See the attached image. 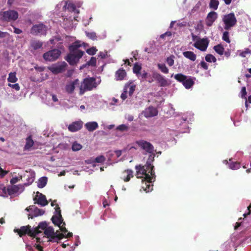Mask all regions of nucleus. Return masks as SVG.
<instances>
[{
    "label": "nucleus",
    "instance_id": "f257e3e1",
    "mask_svg": "<svg viewBox=\"0 0 251 251\" xmlns=\"http://www.w3.org/2000/svg\"><path fill=\"white\" fill-rule=\"evenodd\" d=\"M135 168L137 170V177L142 178L143 177V176H145L144 179L148 182H152L155 181L156 175L154 170L146 164L145 166H142V165L136 166Z\"/></svg>",
    "mask_w": 251,
    "mask_h": 251
},
{
    "label": "nucleus",
    "instance_id": "f03ea898",
    "mask_svg": "<svg viewBox=\"0 0 251 251\" xmlns=\"http://www.w3.org/2000/svg\"><path fill=\"white\" fill-rule=\"evenodd\" d=\"M96 87L95 78L86 77L83 80L79 86V95H82L86 91H91Z\"/></svg>",
    "mask_w": 251,
    "mask_h": 251
},
{
    "label": "nucleus",
    "instance_id": "7ed1b4c3",
    "mask_svg": "<svg viewBox=\"0 0 251 251\" xmlns=\"http://www.w3.org/2000/svg\"><path fill=\"white\" fill-rule=\"evenodd\" d=\"M174 78L178 82L182 83L185 88L189 89L194 84L195 77L186 76L182 74H177Z\"/></svg>",
    "mask_w": 251,
    "mask_h": 251
},
{
    "label": "nucleus",
    "instance_id": "20e7f679",
    "mask_svg": "<svg viewBox=\"0 0 251 251\" xmlns=\"http://www.w3.org/2000/svg\"><path fill=\"white\" fill-rule=\"evenodd\" d=\"M15 232H17L20 237L27 234L29 236L35 238L36 235L39 234L37 229H31V226L29 225L25 226H22L20 228L14 229Z\"/></svg>",
    "mask_w": 251,
    "mask_h": 251
},
{
    "label": "nucleus",
    "instance_id": "39448f33",
    "mask_svg": "<svg viewBox=\"0 0 251 251\" xmlns=\"http://www.w3.org/2000/svg\"><path fill=\"white\" fill-rule=\"evenodd\" d=\"M225 24L224 28L226 30L229 29L231 27L236 25L237 20L234 13H230L224 16L223 19Z\"/></svg>",
    "mask_w": 251,
    "mask_h": 251
},
{
    "label": "nucleus",
    "instance_id": "423d86ee",
    "mask_svg": "<svg viewBox=\"0 0 251 251\" xmlns=\"http://www.w3.org/2000/svg\"><path fill=\"white\" fill-rule=\"evenodd\" d=\"M1 20L5 22L15 21L18 18V13L14 10H8L0 13Z\"/></svg>",
    "mask_w": 251,
    "mask_h": 251
},
{
    "label": "nucleus",
    "instance_id": "0eeeda50",
    "mask_svg": "<svg viewBox=\"0 0 251 251\" xmlns=\"http://www.w3.org/2000/svg\"><path fill=\"white\" fill-rule=\"evenodd\" d=\"M61 54V51L56 49H54L46 52L43 55L44 60L47 61H54L57 60Z\"/></svg>",
    "mask_w": 251,
    "mask_h": 251
},
{
    "label": "nucleus",
    "instance_id": "6e6552de",
    "mask_svg": "<svg viewBox=\"0 0 251 251\" xmlns=\"http://www.w3.org/2000/svg\"><path fill=\"white\" fill-rule=\"evenodd\" d=\"M83 54L84 51H78L77 53L70 52L65 59L70 65H75L78 62Z\"/></svg>",
    "mask_w": 251,
    "mask_h": 251
},
{
    "label": "nucleus",
    "instance_id": "1a4fd4ad",
    "mask_svg": "<svg viewBox=\"0 0 251 251\" xmlns=\"http://www.w3.org/2000/svg\"><path fill=\"white\" fill-rule=\"evenodd\" d=\"M67 66V63L63 61L54 64L48 67V69L53 74L56 75L64 72Z\"/></svg>",
    "mask_w": 251,
    "mask_h": 251
},
{
    "label": "nucleus",
    "instance_id": "9d476101",
    "mask_svg": "<svg viewBox=\"0 0 251 251\" xmlns=\"http://www.w3.org/2000/svg\"><path fill=\"white\" fill-rule=\"evenodd\" d=\"M47 31V27L43 24H39L33 25L31 29L30 32L32 34L37 35H46Z\"/></svg>",
    "mask_w": 251,
    "mask_h": 251
},
{
    "label": "nucleus",
    "instance_id": "9b49d317",
    "mask_svg": "<svg viewBox=\"0 0 251 251\" xmlns=\"http://www.w3.org/2000/svg\"><path fill=\"white\" fill-rule=\"evenodd\" d=\"M27 211H32L33 214H29L28 215V219H33L35 217L42 215L44 214L45 211L39 209L34 205H30L25 208Z\"/></svg>",
    "mask_w": 251,
    "mask_h": 251
},
{
    "label": "nucleus",
    "instance_id": "f8f14e48",
    "mask_svg": "<svg viewBox=\"0 0 251 251\" xmlns=\"http://www.w3.org/2000/svg\"><path fill=\"white\" fill-rule=\"evenodd\" d=\"M152 76L157 81L160 87H166L170 85V83L163 75L154 72L153 73Z\"/></svg>",
    "mask_w": 251,
    "mask_h": 251
},
{
    "label": "nucleus",
    "instance_id": "ddd939ff",
    "mask_svg": "<svg viewBox=\"0 0 251 251\" xmlns=\"http://www.w3.org/2000/svg\"><path fill=\"white\" fill-rule=\"evenodd\" d=\"M35 204H38L42 206H44L48 204V201L46 199L45 195L42 193L37 192L36 196L33 198Z\"/></svg>",
    "mask_w": 251,
    "mask_h": 251
},
{
    "label": "nucleus",
    "instance_id": "4468645a",
    "mask_svg": "<svg viewBox=\"0 0 251 251\" xmlns=\"http://www.w3.org/2000/svg\"><path fill=\"white\" fill-rule=\"evenodd\" d=\"M208 41L207 39H201L198 40L194 44L193 46L201 51H205L208 46Z\"/></svg>",
    "mask_w": 251,
    "mask_h": 251
},
{
    "label": "nucleus",
    "instance_id": "2eb2a0df",
    "mask_svg": "<svg viewBox=\"0 0 251 251\" xmlns=\"http://www.w3.org/2000/svg\"><path fill=\"white\" fill-rule=\"evenodd\" d=\"M137 144L139 147L149 153H152L154 151L153 146L149 142L141 140L138 141Z\"/></svg>",
    "mask_w": 251,
    "mask_h": 251
},
{
    "label": "nucleus",
    "instance_id": "dca6fc26",
    "mask_svg": "<svg viewBox=\"0 0 251 251\" xmlns=\"http://www.w3.org/2000/svg\"><path fill=\"white\" fill-rule=\"evenodd\" d=\"M218 18V14L215 11H211L207 14L205 24L207 26H211L213 23Z\"/></svg>",
    "mask_w": 251,
    "mask_h": 251
},
{
    "label": "nucleus",
    "instance_id": "f3484780",
    "mask_svg": "<svg viewBox=\"0 0 251 251\" xmlns=\"http://www.w3.org/2000/svg\"><path fill=\"white\" fill-rule=\"evenodd\" d=\"M158 110L156 108L150 106L145 109L143 112L144 115L146 118H151L156 116L158 114Z\"/></svg>",
    "mask_w": 251,
    "mask_h": 251
},
{
    "label": "nucleus",
    "instance_id": "a211bd4d",
    "mask_svg": "<svg viewBox=\"0 0 251 251\" xmlns=\"http://www.w3.org/2000/svg\"><path fill=\"white\" fill-rule=\"evenodd\" d=\"M44 234L46 236H44L43 238L47 237L49 238L48 240V242H52L54 239V237L55 234V232L54 231V229L52 226H48L47 228L45 229L44 232Z\"/></svg>",
    "mask_w": 251,
    "mask_h": 251
},
{
    "label": "nucleus",
    "instance_id": "6ab92c4d",
    "mask_svg": "<svg viewBox=\"0 0 251 251\" xmlns=\"http://www.w3.org/2000/svg\"><path fill=\"white\" fill-rule=\"evenodd\" d=\"M83 123L81 121H76L69 125L68 129L69 131L75 132L79 130L82 127Z\"/></svg>",
    "mask_w": 251,
    "mask_h": 251
},
{
    "label": "nucleus",
    "instance_id": "aec40b11",
    "mask_svg": "<svg viewBox=\"0 0 251 251\" xmlns=\"http://www.w3.org/2000/svg\"><path fill=\"white\" fill-rule=\"evenodd\" d=\"M78 80L77 79H75L74 81L67 84L65 86V91L69 94H72L75 90V86L78 84Z\"/></svg>",
    "mask_w": 251,
    "mask_h": 251
},
{
    "label": "nucleus",
    "instance_id": "412c9836",
    "mask_svg": "<svg viewBox=\"0 0 251 251\" xmlns=\"http://www.w3.org/2000/svg\"><path fill=\"white\" fill-rule=\"evenodd\" d=\"M51 220L54 225L60 226V225L63 223V219L61 214L60 209H59L58 215L53 216Z\"/></svg>",
    "mask_w": 251,
    "mask_h": 251
},
{
    "label": "nucleus",
    "instance_id": "4be33fe9",
    "mask_svg": "<svg viewBox=\"0 0 251 251\" xmlns=\"http://www.w3.org/2000/svg\"><path fill=\"white\" fill-rule=\"evenodd\" d=\"M81 47L80 42L76 41L73 43L69 47V50L71 52L77 53L78 51H82L78 50V48Z\"/></svg>",
    "mask_w": 251,
    "mask_h": 251
},
{
    "label": "nucleus",
    "instance_id": "5701e85b",
    "mask_svg": "<svg viewBox=\"0 0 251 251\" xmlns=\"http://www.w3.org/2000/svg\"><path fill=\"white\" fill-rule=\"evenodd\" d=\"M133 171L131 170H126L123 172L122 178L126 182L128 181L130 178L133 177Z\"/></svg>",
    "mask_w": 251,
    "mask_h": 251
},
{
    "label": "nucleus",
    "instance_id": "b1692460",
    "mask_svg": "<svg viewBox=\"0 0 251 251\" xmlns=\"http://www.w3.org/2000/svg\"><path fill=\"white\" fill-rule=\"evenodd\" d=\"M115 76L117 80H123L126 76V71L123 69H119L116 72Z\"/></svg>",
    "mask_w": 251,
    "mask_h": 251
},
{
    "label": "nucleus",
    "instance_id": "393cba45",
    "mask_svg": "<svg viewBox=\"0 0 251 251\" xmlns=\"http://www.w3.org/2000/svg\"><path fill=\"white\" fill-rule=\"evenodd\" d=\"M43 42L39 40H34L31 41L30 42L31 48L34 50H37L41 48L43 46Z\"/></svg>",
    "mask_w": 251,
    "mask_h": 251
},
{
    "label": "nucleus",
    "instance_id": "a878e982",
    "mask_svg": "<svg viewBox=\"0 0 251 251\" xmlns=\"http://www.w3.org/2000/svg\"><path fill=\"white\" fill-rule=\"evenodd\" d=\"M85 126L89 132H92L98 127V124L95 122L87 123Z\"/></svg>",
    "mask_w": 251,
    "mask_h": 251
},
{
    "label": "nucleus",
    "instance_id": "bb28decb",
    "mask_svg": "<svg viewBox=\"0 0 251 251\" xmlns=\"http://www.w3.org/2000/svg\"><path fill=\"white\" fill-rule=\"evenodd\" d=\"M20 189L19 187L16 185H12L7 188V195H11L17 193Z\"/></svg>",
    "mask_w": 251,
    "mask_h": 251
},
{
    "label": "nucleus",
    "instance_id": "cd10ccee",
    "mask_svg": "<svg viewBox=\"0 0 251 251\" xmlns=\"http://www.w3.org/2000/svg\"><path fill=\"white\" fill-rule=\"evenodd\" d=\"M183 55L185 57L190 59L192 61H194L196 60L197 58V55L194 52L191 51H186L183 52Z\"/></svg>",
    "mask_w": 251,
    "mask_h": 251
},
{
    "label": "nucleus",
    "instance_id": "c85d7f7f",
    "mask_svg": "<svg viewBox=\"0 0 251 251\" xmlns=\"http://www.w3.org/2000/svg\"><path fill=\"white\" fill-rule=\"evenodd\" d=\"M34 142L33 140L32 139V137L31 136H28L26 139V143L25 146V150L29 151L31 147L33 146Z\"/></svg>",
    "mask_w": 251,
    "mask_h": 251
},
{
    "label": "nucleus",
    "instance_id": "c756f323",
    "mask_svg": "<svg viewBox=\"0 0 251 251\" xmlns=\"http://www.w3.org/2000/svg\"><path fill=\"white\" fill-rule=\"evenodd\" d=\"M143 184L145 183V186L143 185L142 187L144 189V190L147 192H150L153 189V184H151V182H148L145 179H143L142 180Z\"/></svg>",
    "mask_w": 251,
    "mask_h": 251
},
{
    "label": "nucleus",
    "instance_id": "7c9ffc66",
    "mask_svg": "<svg viewBox=\"0 0 251 251\" xmlns=\"http://www.w3.org/2000/svg\"><path fill=\"white\" fill-rule=\"evenodd\" d=\"M213 49L218 54L220 55L224 54L225 49L223 46L221 44L215 46L213 47Z\"/></svg>",
    "mask_w": 251,
    "mask_h": 251
},
{
    "label": "nucleus",
    "instance_id": "2f4dec72",
    "mask_svg": "<svg viewBox=\"0 0 251 251\" xmlns=\"http://www.w3.org/2000/svg\"><path fill=\"white\" fill-rule=\"evenodd\" d=\"M48 227V224L46 222H40L38 226L35 228H34L33 229H37V231L39 232V234L40 233L42 232L41 230H40V229L45 231V229L47 228Z\"/></svg>",
    "mask_w": 251,
    "mask_h": 251
},
{
    "label": "nucleus",
    "instance_id": "473e14b6",
    "mask_svg": "<svg viewBox=\"0 0 251 251\" xmlns=\"http://www.w3.org/2000/svg\"><path fill=\"white\" fill-rule=\"evenodd\" d=\"M150 155L146 162V165L150 167H152L154 169V166L152 165V163L154 160L155 154L154 152L153 153H150Z\"/></svg>",
    "mask_w": 251,
    "mask_h": 251
},
{
    "label": "nucleus",
    "instance_id": "72a5a7b5",
    "mask_svg": "<svg viewBox=\"0 0 251 251\" xmlns=\"http://www.w3.org/2000/svg\"><path fill=\"white\" fill-rule=\"evenodd\" d=\"M18 80V78L16 77V72L10 73L9 76L7 78V81L10 83H15Z\"/></svg>",
    "mask_w": 251,
    "mask_h": 251
},
{
    "label": "nucleus",
    "instance_id": "f704fd0d",
    "mask_svg": "<svg viewBox=\"0 0 251 251\" xmlns=\"http://www.w3.org/2000/svg\"><path fill=\"white\" fill-rule=\"evenodd\" d=\"M129 86L130 84H126L125 85V87H124V92L122 95H121V99L123 100H124L127 99V93H128V88H129Z\"/></svg>",
    "mask_w": 251,
    "mask_h": 251
},
{
    "label": "nucleus",
    "instance_id": "c9c22d12",
    "mask_svg": "<svg viewBox=\"0 0 251 251\" xmlns=\"http://www.w3.org/2000/svg\"><path fill=\"white\" fill-rule=\"evenodd\" d=\"M47 182V178L46 176L41 177L38 182V187L39 188H43L45 186Z\"/></svg>",
    "mask_w": 251,
    "mask_h": 251
},
{
    "label": "nucleus",
    "instance_id": "e433bc0d",
    "mask_svg": "<svg viewBox=\"0 0 251 251\" xmlns=\"http://www.w3.org/2000/svg\"><path fill=\"white\" fill-rule=\"evenodd\" d=\"M141 70H142V67L140 65L138 64V63H136L134 64L133 68V72L138 76H139V74H141Z\"/></svg>",
    "mask_w": 251,
    "mask_h": 251
},
{
    "label": "nucleus",
    "instance_id": "4c0bfd02",
    "mask_svg": "<svg viewBox=\"0 0 251 251\" xmlns=\"http://www.w3.org/2000/svg\"><path fill=\"white\" fill-rule=\"evenodd\" d=\"M219 4L218 0H210L209 2V7L214 10H217Z\"/></svg>",
    "mask_w": 251,
    "mask_h": 251
},
{
    "label": "nucleus",
    "instance_id": "58836bf2",
    "mask_svg": "<svg viewBox=\"0 0 251 251\" xmlns=\"http://www.w3.org/2000/svg\"><path fill=\"white\" fill-rule=\"evenodd\" d=\"M7 196V188L3 184L0 183V196L6 197Z\"/></svg>",
    "mask_w": 251,
    "mask_h": 251
},
{
    "label": "nucleus",
    "instance_id": "ea45409f",
    "mask_svg": "<svg viewBox=\"0 0 251 251\" xmlns=\"http://www.w3.org/2000/svg\"><path fill=\"white\" fill-rule=\"evenodd\" d=\"M157 67L158 69L163 73L164 74H168L169 73V69L166 66V65L164 63H159L157 64Z\"/></svg>",
    "mask_w": 251,
    "mask_h": 251
},
{
    "label": "nucleus",
    "instance_id": "a19ab883",
    "mask_svg": "<svg viewBox=\"0 0 251 251\" xmlns=\"http://www.w3.org/2000/svg\"><path fill=\"white\" fill-rule=\"evenodd\" d=\"M64 7H65L70 11H75L76 10L75 5L71 2L68 3L66 2V4L64 6Z\"/></svg>",
    "mask_w": 251,
    "mask_h": 251
},
{
    "label": "nucleus",
    "instance_id": "79ce46f5",
    "mask_svg": "<svg viewBox=\"0 0 251 251\" xmlns=\"http://www.w3.org/2000/svg\"><path fill=\"white\" fill-rule=\"evenodd\" d=\"M126 84H129V87H128V91H127L128 92V95L129 96H132L134 91H135L136 87V85L132 84V82L127 83Z\"/></svg>",
    "mask_w": 251,
    "mask_h": 251
},
{
    "label": "nucleus",
    "instance_id": "37998d69",
    "mask_svg": "<svg viewBox=\"0 0 251 251\" xmlns=\"http://www.w3.org/2000/svg\"><path fill=\"white\" fill-rule=\"evenodd\" d=\"M205 59L208 62L215 63L217 61L216 57L211 54H207L205 57Z\"/></svg>",
    "mask_w": 251,
    "mask_h": 251
},
{
    "label": "nucleus",
    "instance_id": "c03bdc74",
    "mask_svg": "<svg viewBox=\"0 0 251 251\" xmlns=\"http://www.w3.org/2000/svg\"><path fill=\"white\" fill-rule=\"evenodd\" d=\"M229 167L230 169H238L240 167V164L238 162H231L229 163Z\"/></svg>",
    "mask_w": 251,
    "mask_h": 251
},
{
    "label": "nucleus",
    "instance_id": "a18cd8bd",
    "mask_svg": "<svg viewBox=\"0 0 251 251\" xmlns=\"http://www.w3.org/2000/svg\"><path fill=\"white\" fill-rule=\"evenodd\" d=\"M55 237H54L53 240L52 242H58V240H61L63 238L65 237V235L63 233H59L57 234L56 232H55Z\"/></svg>",
    "mask_w": 251,
    "mask_h": 251
},
{
    "label": "nucleus",
    "instance_id": "49530a36",
    "mask_svg": "<svg viewBox=\"0 0 251 251\" xmlns=\"http://www.w3.org/2000/svg\"><path fill=\"white\" fill-rule=\"evenodd\" d=\"M81 148L82 146L76 142H74L72 146V150L74 151H79L81 149Z\"/></svg>",
    "mask_w": 251,
    "mask_h": 251
},
{
    "label": "nucleus",
    "instance_id": "de8ad7c7",
    "mask_svg": "<svg viewBox=\"0 0 251 251\" xmlns=\"http://www.w3.org/2000/svg\"><path fill=\"white\" fill-rule=\"evenodd\" d=\"M240 94H241V97L242 98L246 99V105L247 106V97H246L247 93L246 91V88L245 86L242 87L241 90L240 91Z\"/></svg>",
    "mask_w": 251,
    "mask_h": 251
},
{
    "label": "nucleus",
    "instance_id": "09e8293b",
    "mask_svg": "<svg viewBox=\"0 0 251 251\" xmlns=\"http://www.w3.org/2000/svg\"><path fill=\"white\" fill-rule=\"evenodd\" d=\"M85 34L87 37L91 39L92 40H97V35L95 32H89L87 31L85 32Z\"/></svg>",
    "mask_w": 251,
    "mask_h": 251
},
{
    "label": "nucleus",
    "instance_id": "8fccbe9b",
    "mask_svg": "<svg viewBox=\"0 0 251 251\" xmlns=\"http://www.w3.org/2000/svg\"><path fill=\"white\" fill-rule=\"evenodd\" d=\"M175 56L174 55H171L170 57H167L166 62L169 66H172L174 65L175 61L174 58Z\"/></svg>",
    "mask_w": 251,
    "mask_h": 251
},
{
    "label": "nucleus",
    "instance_id": "3c124183",
    "mask_svg": "<svg viewBox=\"0 0 251 251\" xmlns=\"http://www.w3.org/2000/svg\"><path fill=\"white\" fill-rule=\"evenodd\" d=\"M222 39L226 43H229L230 40L229 38V32L227 31L224 32L222 36Z\"/></svg>",
    "mask_w": 251,
    "mask_h": 251
},
{
    "label": "nucleus",
    "instance_id": "603ef678",
    "mask_svg": "<svg viewBox=\"0 0 251 251\" xmlns=\"http://www.w3.org/2000/svg\"><path fill=\"white\" fill-rule=\"evenodd\" d=\"M105 160V158L102 155H100V156H98L93 161V162H98V163H102V162H104Z\"/></svg>",
    "mask_w": 251,
    "mask_h": 251
},
{
    "label": "nucleus",
    "instance_id": "864d4df0",
    "mask_svg": "<svg viewBox=\"0 0 251 251\" xmlns=\"http://www.w3.org/2000/svg\"><path fill=\"white\" fill-rule=\"evenodd\" d=\"M97 51V50L96 49V47H93L88 49L86 50V52L89 55H93L96 53Z\"/></svg>",
    "mask_w": 251,
    "mask_h": 251
},
{
    "label": "nucleus",
    "instance_id": "5fc2aeb1",
    "mask_svg": "<svg viewBox=\"0 0 251 251\" xmlns=\"http://www.w3.org/2000/svg\"><path fill=\"white\" fill-rule=\"evenodd\" d=\"M129 128L125 125H121L117 126V129L121 131H126Z\"/></svg>",
    "mask_w": 251,
    "mask_h": 251
},
{
    "label": "nucleus",
    "instance_id": "6e6d98bb",
    "mask_svg": "<svg viewBox=\"0 0 251 251\" xmlns=\"http://www.w3.org/2000/svg\"><path fill=\"white\" fill-rule=\"evenodd\" d=\"M87 64L88 65H90V66H96V59L94 57H92L89 60V61L87 62Z\"/></svg>",
    "mask_w": 251,
    "mask_h": 251
},
{
    "label": "nucleus",
    "instance_id": "4d7b16f0",
    "mask_svg": "<svg viewBox=\"0 0 251 251\" xmlns=\"http://www.w3.org/2000/svg\"><path fill=\"white\" fill-rule=\"evenodd\" d=\"M8 86L10 87L15 89L16 91L20 90V87L18 83H15L14 84H11L10 83H8Z\"/></svg>",
    "mask_w": 251,
    "mask_h": 251
},
{
    "label": "nucleus",
    "instance_id": "13d9d810",
    "mask_svg": "<svg viewBox=\"0 0 251 251\" xmlns=\"http://www.w3.org/2000/svg\"><path fill=\"white\" fill-rule=\"evenodd\" d=\"M20 179H22V176H20L19 177L17 176L13 177L10 180V183L13 185L17 183Z\"/></svg>",
    "mask_w": 251,
    "mask_h": 251
},
{
    "label": "nucleus",
    "instance_id": "bf43d9fd",
    "mask_svg": "<svg viewBox=\"0 0 251 251\" xmlns=\"http://www.w3.org/2000/svg\"><path fill=\"white\" fill-rule=\"evenodd\" d=\"M200 65H201V68H203L204 70H208V65L204 61H201Z\"/></svg>",
    "mask_w": 251,
    "mask_h": 251
},
{
    "label": "nucleus",
    "instance_id": "052dcab7",
    "mask_svg": "<svg viewBox=\"0 0 251 251\" xmlns=\"http://www.w3.org/2000/svg\"><path fill=\"white\" fill-rule=\"evenodd\" d=\"M148 76V73L145 71H143L141 74H139V76L138 77L141 76L143 79H146L147 78Z\"/></svg>",
    "mask_w": 251,
    "mask_h": 251
},
{
    "label": "nucleus",
    "instance_id": "680f3d73",
    "mask_svg": "<svg viewBox=\"0 0 251 251\" xmlns=\"http://www.w3.org/2000/svg\"><path fill=\"white\" fill-rule=\"evenodd\" d=\"M172 35V33L171 31H167L165 33L161 34L160 36V38L162 39H164L166 36L170 37Z\"/></svg>",
    "mask_w": 251,
    "mask_h": 251
},
{
    "label": "nucleus",
    "instance_id": "e2e57ef3",
    "mask_svg": "<svg viewBox=\"0 0 251 251\" xmlns=\"http://www.w3.org/2000/svg\"><path fill=\"white\" fill-rule=\"evenodd\" d=\"M63 225L62 226H61V225H60L59 227H60V230L63 233H66V232H67L68 230L67 229H66V228L64 226H63L65 225V223L64 222H63Z\"/></svg>",
    "mask_w": 251,
    "mask_h": 251
},
{
    "label": "nucleus",
    "instance_id": "0e129e2a",
    "mask_svg": "<svg viewBox=\"0 0 251 251\" xmlns=\"http://www.w3.org/2000/svg\"><path fill=\"white\" fill-rule=\"evenodd\" d=\"M107 55V52L106 51H100L99 52L98 56L100 57L101 59L105 58Z\"/></svg>",
    "mask_w": 251,
    "mask_h": 251
},
{
    "label": "nucleus",
    "instance_id": "69168bd1",
    "mask_svg": "<svg viewBox=\"0 0 251 251\" xmlns=\"http://www.w3.org/2000/svg\"><path fill=\"white\" fill-rule=\"evenodd\" d=\"M251 50L249 49H246V50L243 52H242L240 55L242 57H245L246 56V54L250 53Z\"/></svg>",
    "mask_w": 251,
    "mask_h": 251
},
{
    "label": "nucleus",
    "instance_id": "338daca9",
    "mask_svg": "<svg viewBox=\"0 0 251 251\" xmlns=\"http://www.w3.org/2000/svg\"><path fill=\"white\" fill-rule=\"evenodd\" d=\"M9 34L6 32H3L0 30V38H2L5 37Z\"/></svg>",
    "mask_w": 251,
    "mask_h": 251
},
{
    "label": "nucleus",
    "instance_id": "774afa93",
    "mask_svg": "<svg viewBox=\"0 0 251 251\" xmlns=\"http://www.w3.org/2000/svg\"><path fill=\"white\" fill-rule=\"evenodd\" d=\"M191 36H192V40L193 41H196V42L197 40L200 39V38L198 36L195 35L193 33H191Z\"/></svg>",
    "mask_w": 251,
    "mask_h": 251
}]
</instances>
